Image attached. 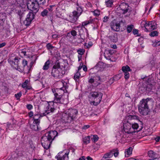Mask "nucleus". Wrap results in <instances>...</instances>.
<instances>
[{
    "label": "nucleus",
    "instance_id": "nucleus-1",
    "mask_svg": "<svg viewBox=\"0 0 160 160\" xmlns=\"http://www.w3.org/2000/svg\"><path fill=\"white\" fill-rule=\"evenodd\" d=\"M58 133L56 131H52L46 133L42 137L41 143L42 147L46 149H48L52 141L58 136Z\"/></svg>",
    "mask_w": 160,
    "mask_h": 160
},
{
    "label": "nucleus",
    "instance_id": "nucleus-2",
    "mask_svg": "<svg viewBox=\"0 0 160 160\" xmlns=\"http://www.w3.org/2000/svg\"><path fill=\"white\" fill-rule=\"evenodd\" d=\"M123 127L125 132H123L122 137L125 138L128 137L129 134L135 132H136L135 130L138 128L139 126L137 123H131V122H123Z\"/></svg>",
    "mask_w": 160,
    "mask_h": 160
},
{
    "label": "nucleus",
    "instance_id": "nucleus-3",
    "mask_svg": "<svg viewBox=\"0 0 160 160\" xmlns=\"http://www.w3.org/2000/svg\"><path fill=\"white\" fill-rule=\"evenodd\" d=\"M65 73V71L61 68L60 62L57 60L52 67L51 75L55 78L60 79L62 78Z\"/></svg>",
    "mask_w": 160,
    "mask_h": 160
},
{
    "label": "nucleus",
    "instance_id": "nucleus-4",
    "mask_svg": "<svg viewBox=\"0 0 160 160\" xmlns=\"http://www.w3.org/2000/svg\"><path fill=\"white\" fill-rule=\"evenodd\" d=\"M78 113L77 109L69 108L62 114V119L65 123H70L75 119Z\"/></svg>",
    "mask_w": 160,
    "mask_h": 160
},
{
    "label": "nucleus",
    "instance_id": "nucleus-5",
    "mask_svg": "<svg viewBox=\"0 0 160 160\" xmlns=\"http://www.w3.org/2000/svg\"><path fill=\"white\" fill-rule=\"evenodd\" d=\"M150 99H143L140 101L138 106L139 112L143 115H147L148 114V102Z\"/></svg>",
    "mask_w": 160,
    "mask_h": 160
},
{
    "label": "nucleus",
    "instance_id": "nucleus-6",
    "mask_svg": "<svg viewBox=\"0 0 160 160\" xmlns=\"http://www.w3.org/2000/svg\"><path fill=\"white\" fill-rule=\"evenodd\" d=\"M102 95V93L99 92L92 91L90 92V98L93 100L92 102L94 105L97 106L100 102Z\"/></svg>",
    "mask_w": 160,
    "mask_h": 160
},
{
    "label": "nucleus",
    "instance_id": "nucleus-7",
    "mask_svg": "<svg viewBox=\"0 0 160 160\" xmlns=\"http://www.w3.org/2000/svg\"><path fill=\"white\" fill-rule=\"evenodd\" d=\"M27 5L28 8L35 13L39 10V4L37 0H28Z\"/></svg>",
    "mask_w": 160,
    "mask_h": 160
},
{
    "label": "nucleus",
    "instance_id": "nucleus-8",
    "mask_svg": "<svg viewBox=\"0 0 160 160\" xmlns=\"http://www.w3.org/2000/svg\"><path fill=\"white\" fill-rule=\"evenodd\" d=\"M54 95L55 103L63 104L68 102V94L67 93H64L62 95H59L57 93H56L54 94Z\"/></svg>",
    "mask_w": 160,
    "mask_h": 160
},
{
    "label": "nucleus",
    "instance_id": "nucleus-9",
    "mask_svg": "<svg viewBox=\"0 0 160 160\" xmlns=\"http://www.w3.org/2000/svg\"><path fill=\"white\" fill-rule=\"evenodd\" d=\"M36 13L32 12L30 11L27 15L25 20L23 22V24L26 26H29L32 20L34 19Z\"/></svg>",
    "mask_w": 160,
    "mask_h": 160
},
{
    "label": "nucleus",
    "instance_id": "nucleus-10",
    "mask_svg": "<svg viewBox=\"0 0 160 160\" xmlns=\"http://www.w3.org/2000/svg\"><path fill=\"white\" fill-rule=\"evenodd\" d=\"M156 23L152 22H145L144 27L145 28V31L147 32H150L152 30L155 29L157 28L155 25Z\"/></svg>",
    "mask_w": 160,
    "mask_h": 160
},
{
    "label": "nucleus",
    "instance_id": "nucleus-11",
    "mask_svg": "<svg viewBox=\"0 0 160 160\" xmlns=\"http://www.w3.org/2000/svg\"><path fill=\"white\" fill-rule=\"evenodd\" d=\"M69 153V152H67L64 153L63 152H59L55 157L57 158V160H68Z\"/></svg>",
    "mask_w": 160,
    "mask_h": 160
},
{
    "label": "nucleus",
    "instance_id": "nucleus-12",
    "mask_svg": "<svg viewBox=\"0 0 160 160\" xmlns=\"http://www.w3.org/2000/svg\"><path fill=\"white\" fill-rule=\"evenodd\" d=\"M79 16L80 14H77V11H74L72 12V15L71 16L70 15L69 17L70 22L72 23L75 22Z\"/></svg>",
    "mask_w": 160,
    "mask_h": 160
},
{
    "label": "nucleus",
    "instance_id": "nucleus-13",
    "mask_svg": "<svg viewBox=\"0 0 160 160\" xmlns=\"http://www.w3.org/2000/svg\"><path fill=\"white\" fill-rule=\"evenodd\" d=\"M128 5L125 3H122L120 4L119 5V10H121V12L123 14H125L128 11Z\"/></svg>",
    "mask_w": 160,
    "mask_h": 160
},
{
    "label": "nucleus",
    "instance_id": "nucleus-14",
    "mask_svg": "<svg viewBox=\"0 0 160 160\" xmlns=\"http://www.w3.org/2000/svg\"><path fill=\"white\" fill-rule=\"evenodd\" d=\"M55 110L54 107H52L50 106V104L48 103V105L47 106L46 110L44 111V112L42 114L43 116H46L49 114L50 112H52Z\"/></svg>",
    "mask_w": 160,
    "mask_h": 160
},
{
    "label": "nucleus",
    "instance_id": "nucleus-15",
    "mask_svg": "<svg viewBox=\"0 0 160 160\" xmlns=\"http://www.w3.org/2000/svg\"><path fill=\"white\" fill-rule=\"evenodd\" d=\"M138 118H139L138 116L130 115L126 116L125 117V119L124 122H130V120L132 119H138Z\"/></svg>",
    "mask_w": 160,
    "mask_h": 160
},
{
    "label": "nucleus",
    "instance_id": "nucleus-16",
    "mask_svg": "<svg viewBox=\"0 0 160 160\" xmlns=\"http://www.w3.org/2000/svg\"><path fill=\"white\" fill-rule=\"evenodd\" d=\"M40 123L33 121L32 123L30 125L31 128L33 130L37 131L38 130V126Z\"/></svg>",
    "mask_w": 160,
    "mask_h": 160
},
{
    "label": "nucleus",
    "instance_id": "nucleus-17",
    "mask_svg": "<svg viewBox=\"0 0 160 160\" xmlns=\"http://www.w3.org/2000/svg\"><path fill=\"white\" fill-rule=\"evenodd\" d=\"M76 28H79L78 30L79 34L80 35H84L85 34V33H87L86 32L87 31V29L86 28H85L84 27H82L80 25L78 26Z\"/></svg>",
    "mask_w": 160,
    "mask_h": 160
},
{
    "label": "nucleus",
    "instance_id": "nucleus-18",
    "mask_svg": "<svg viewBox=\"0 0 160 160\" xmlns=\"http://www.w3.org/2000/svg\"><path fill=\"white\" fill-rule=\"evenodd\" d=\"M113 156V154L112 151L110 152L106 153L103 156L101 160H112L111 159H107L108 158H110Z\"/></svg>",
    "mask_w": 160,
    "mask_h": 160
},
{
    "label": "nucleus",
    "instance_id": "nucleus-19",
    "mask_svg": "<svg viewBox=\"0 0 160 160\" xmlns=\"http://www.w3.org/2000/svg\"><path fill=\"white\" fill-rule=\"evenodd\" d=\"M29 82V81L28 80H26L22 84V87L24 88H26L28 90L32 88V87L28 85Z\"/></svg>",
    "mask_w": 160,
    "mask_h": 160
},
{
    "label": "nucleus",
    "instance_id": "nucleus-20",
    "mask_svg": "<svg viewBox=\"0 0 160 160\" xmlns=\"http://www.w3.org/2000/svg\"><path fill=\"white\" fill-rule=\"evenodd\" d=\"M120 24L118 23H116L115 25H111L112 29L117 32L120 31Z\"/></svg>",
    "mask_w": 160,
    "mask_h": 160
},
{
    "label": "nucleus",
    "instance_id": "nucleus-21",
    "mask_svg": "<svg viewBox=\"0 0 160 160\" xmlns=\"http://www.w3.org/2000/svg\"><path fill=\"white\" fill-rule=\"evenodd\" d=\"M43 115H42V114H37L34 115L33 117V121H36L38 122H40V118L42 117Z\"/></svg>",
    "mask_w": 160,
    "mask_h": 160
},
{
    "label": "nucleus",
    "instance_id": "nucleus-22",
    "mask_svg": "<svg viewBox=\"0 0 160 160\" xmlns=\"http://www.w3.org/2000/svg\"><path fill=\"white\" fill-rule=\"evenodd\" d=\"M51 63V62L49 60H47L43 66L42 69L44 70H48L49 68V66Z\"/></svg>",
    "mask_w": 160,
    "mask_h": 160
},
{
    "label": "nucleus",
    "instance_id": "nucleus-23",
    "mask_svg": "<svg viewBox=\"0 0 160 160\" xmlns=\"http://www.w3.org/2000/svg\"><path fill=\"white\" fill-rule=\"evenodd\" d=\"M110 40L113 42H116L118 41L117 37L116 34H113L109 37Z\"/></svg>",
    "mask_w": 160,
    "mask_h": 160
},
{
    "label": "nucleus",
    "instance_id": "nucleus-24",
    "mask_svg": "<svg viewBox=\"0 0 160 160\" xmlns=\"http://www.w3.org/2000/svg\"><path fill=\"white\" fill-rule=\"evenodd\" d=\"M132 147L129 148L127 150V151L125 152V156L128 157L129 156L130 154L132 153Z\"/></svg>",
    "mask_w": 160,
    "mask_h": 160
},
{
    "label": "nucleus",
    "instance_id": "nucleus-25",
    "mask_svg": "<svg viewBox=\"0 0 160 160\" xmlns=\"http://www.w3.org/2000/svg\"><path fill=\"white\" fill-rule=\"evenodd\" d=\"M113 1L112 0H106L105 5L108 7H111L113 5Z\"/></svg>",
    "mask_w": 160,
    "mask_h": 160
},
{
    "label": "nucleus",
    "instance_id": "nucleus-26",
    "mask_svg": "<svg viewBox=\"0 0 160 160\" xmlns=\"http://www.w3.org/2000/svg\"><path fill=\"white\" fill-rule=\"evenodd\" d=\"M77 14H80V16L82 14V12L83 11L82 8L81 6H80L79 5L78 3L77 4Z\"/></svg>",
    "mask_w": 160,
    "mask_h": 160
},
{
    "label": "nucleus",
    "instance_id": "nucleus-27",
    "mask_svg": "<svg viewBox=\"0 0 160 160\" xmlns=\"http://www.w3.org/2000/svg\"><path fill=\"white\" fill-rule=\"evenodd\" d=\"M122 69L124 73L131 71L130 67L128 65L122 67Z\"/></svg>",
    "mask_w": 160,
    "mask_h": 160
},
{
    "label": "nucleus",
    "instance_id": "nucleus-28",
    "mask_svg": "<svg viewBox=\"0 0 160 160\" xmlns=\"http://www.w3.org/2000/svg\"><path fill=\"white\" fill-rule=\"evenodd\" d=\"M97 78L99 80H100V78L99 76H96L95 77H94L93 78H91L88 80V82L91 83H93L95 80H96Z\"/></svg>",
    "mask_w": 160,
    "mask_h": 160
},
{
    "label": "nucleus",
    "instance_id": "nucleus-29",
    "mask_svg": "<svg viewBox=\"0 0 160 160\" xmlns=\"http://www.w3.org/2000/svg\"><path fill=\"white\" fill-rule=\"evenodd\" d=\"M90 137L89 136L85 137L83 138V142L84 143L87 144L90 142Z\"/></svg>",
    "mask_w": 160,
    "mask_h": 160
},
{
    "label": "nucleus",
    "instance_id": "nucleus-30",
    "mask_svg": "<svg viewBox=\"0 0 160 160\" xmlns=\"http://www.w3.org/2000/svg\"><path fill=\"white\" fill-rule=\"evenodd\" d=\"M148 155L149 157L153 158L155 157V153L153 151L150 150L148 151Z\"/></svg>",
    "mask_w": 160,
    "mask_h": 160
},
{
    "label": "nucleus",
    "instance_id": "nucleus-31",
    "mask_svg": "<svg viewBox=\"0 0 160 160\" xmlns=\"http://www.w3.org/2000/svg\"><path fill=\"white\" fill-rule=\"evenodd\" d=\"M6 18L5 14L4 13H0V20L1 21V23L3 22Z\"/></svg>",
    "mask_w": 160,
    "mask_h": 160
},
{
    "label": "nucleus",
    "instance_id": "nucleus-32",
    "mask_svg": "<svg viewBox=\"0 0 160 160\" xmlns=\"http://www.w3.org/2000/svg\"><path fill=\"white\" fill-rule=\"evenodd\" d=\"M81 75L79 72H77L74 75V78L75 80L77 82L79 81V78Z\"/></svg>",
    "mask_w": 160,
    "mask_h": 160
},
{
    "label": "nucleus",
    "instance_id": "nucleus-33",
    "mask_svg": "<svg viewBox=\"0 0 160 160\" xmlns=\"http://www.w3.org/2000/svg\"><path fill=\"white\" fill-rule=\"evenodd\" d=\"M20 59L21 58L18 57H16L14 59V64L16 65L17 67H18L19 64V62Z\"/></svg>",
    "mask_w": 160,
    "mask_h": 160
},
{
    "label": "nucleus",
    "instance_id": "nucleus-34",
    "mask_svg": "<svg viewBox=\"0 0 160 160\" xmlns=\"http://www.w3.org/2000/svg\"><path fill=\"white\" fill-rule=\"evenodd\" d=\"M93 21V20L91 19L88 21H85V22H83L82 23V25L81 26L82 27H84L85 26H86L90 23H92Z\"/></svg>",
    "mask_w": 160,
    "mask_h": 160
},
{
    "label": "nucleus",
    "instance_id": "nucleus-35",
    "mask_svg": "<svg viewBox=\"0 0 160 160\" xmlns=\"http://www.w3.org/2000/svg\"><path fill=\"white\" fill-rule=\"evenodd\" d=\"M134 28V26L133 25H128L127 27V30L128 33H130L132 31Z\"/></svg>",
    "mask_w": 160,
    "mask_h": 160
},
{
    "label": "nucleus",
    "instance_id": "nucleus-36",
    "mask_svg": "<svg viewBox=\"0 0 160 160\" xmlns=\"http://www.w3.org/2000/svg\"><path fill=\"white\" fill-rule=\"evenodd\" d=\"M48 13V9H45L41 12V15L43 17L47 16Z\"/></svg>",
    "mask_w": 160,
    "mask_h": 160
},
{
    "label": "nucleus",
    "instance_id": "nucleus-37",
    "mask_svg": "<svg viewBox=\"0 0 160 160\" xmlns=\"http://www.w3.org/2000/svg\"><path fill=\"white\" fill-rule=\"evenodd\" d=\"M158 32L156 31H153L149 33V35L151 37L157 36Z\"/></svg>",
    "mask_w": 160,
    "mask_h": 160
},
{
    "label": "nucleus",
    "instance_id": "nucleus-38",
    "mask_svg": "<svg viewBox=\"0 0 160 160\" xmlns=\"http://www.w3.org/2000/svg\"><path fill=\"white\" fill-rule=\"evenodd\" d=\"M93 45L92 42H89L88 43H86L85 44V46L87 48H89L91 47Z\"/></svg>",
    "mask_w": 160,
    "mask_h": 160
},
{
    "label": "nucleus",
    "instance_id": "nucleus-39",
    "mask_svg": "<svg viewBox=\"0 0 160 160\" xmlns=\"http://www.w3.org/2000/svg\"><path fill=\"white\" fill-rule=\"evenodd\" d=\"M46 47L47 49L49 50H52L54 48V47L52 46L50 43H48L46 45Z\"/></svg>",
    "mask_w": 160,
    "mask_h": 160
},
{
    "label": "nucleus",
    "instance_id": "nucleus-40",
    "mask_svg": "<svg viewBox=\"0 0 160 160\" xmlns=\"http://www.w3.org/2000/svg\"><path fill=\"white\" fill-rule=\"evenodd\" d=\"M98 137L97 135H93V138H92V140L94 142H96L98 141Z\"/></svg>",
    "mask_w": 160,
    "mask_h": 160
},
{
    "label": "nucleus",
    "instance_id": "nucleus-41",
    "mask_svg": "<svg viewBox=\"0 0 160 160\" xmlns=\"http://www.w3.org/2000/svg\"><path fill=\"white\" fill-rule=\"evenodd\" d=\"M22 94L21 92H19L17 94H16L15 95V96L17 98V100H19L20 99V98L22 96Z\"/></svg>",
    "mask_w": 160,
    "mask_h": 160
},
{
    "label": "nucleus",
    "instance_id": "nucleus-42",
    "mask_svg": "<svg viewBox=\"0 0 160 160\" xmlns=\"http://www.w3.org/2000/svg\"><path fill=\"white\" fill-rule=\"evenodd\" d=\"M18 15H19L20 19H21L25 15V13L24 12L20 11L18 12Z\"/></svg>",
    "mask_w": 160,
    "mask_h": 160
},
{
    "label": "nucleus",
    "instance_id": "nucleus-43",
    "mask_svg": "<svg viewBox=\"0 0 160 160\" xmlns=\"http://www.w3.org/2000/svg\"><path fill=\"white\" fill-rule=\"evenodd\" d=\"M153 45L154 47H157L158 46H160V41H158V40L155 41V42H154L153 44Z\"/></svg>",
    "mask_w": 160,
    "mask_h": 160
},
{
    "label": "nucleus",
    "instance_id": "nucleus-44",
    "mask_svg": "<svg viewBox=\"0 0 160 160\" xmlns=\"http://www.w3.org/2000/svg\"><path fill=\"white\" fill-rule=\"evenodd\" d=\"M132 33L134 35H137V36H139L140 35L138 34V30L137 29H134L132 31Z\"/></svg>",
    "mask_w": 160,
    "mask_h": 160
},
{
    "label": "nucleus",
    "instance_id": "nucleus-45",
    "mask_svg": "<svg viewBox=\"0 0 160 160\" xmlns=\"http://www.w3.org/2000/svg\"><path fill=\"white\" fill-rule=\"evenodd\" d=\"M93 12V14L96 16H98L100 14L99 11L98 10H95Z\"/></svg>",
    "mask_w": 160,
    "mask_h": 160
},
{
    "label": "nucleus",
    "instance_id": "nucleus-46",
    "mask_svg": "<svg viewBox=\"0 0 160 160\" xmlns=\"http://www.w3.org/2000/svg\"><path fill=\"white\" fill-rule=\"evenodd\" d=\"M124 77L126 79H128L130 75L128 72L124 73Z\"/></svg>",
    "mask_w": 160,
    "mask_h": 160
},
{
    "label": "nucleus",
    "instance_id": "nucleus-47",
    "mask_svg": "<svg viewBox=\"0 0 160 160\" xmlns=\"http://www.w3.org/2000/svg\"><path fill=\"white\" fill-rule=\"evenodd\" d=\"M112 152L113 154V155H114V157H117L119 153V152H118V151H117L116 152H115V150H112Z\"/></svg>",
    "mask_w": 160,
    "mask_h": 160
},
{
    "label": "nucleus",
    "instance_id": "nucleus-48",
    "mask_svg": "<svg viewBox=\"0 0 160 160\" xmlns=\"http://www.w3.org/2000/svg\"><path fill=\"white\" fill-rule=\"evenodd\" d=\"M26 108L28 110H30L33 108V106L31 104H28L26 105Z\"/></svg>",
    "mask_w": 160,
    "mask_h": 160
},
{
    "label": "nucleus",
    "instance_id": "nucleus-49",
    "mask_svg": "<svg viewBox=\"0 0 160 160\" xmlns=\"http://www.w3.org/2000/svg\"><path fill=\"white\" fill-rule=\"evenodd\" d=\"M22 64L23 66L25 67L27 65L28 62L27 60L25 59H23L22 62Z\"/></svg>",
    "mask_w": 160,
    "mask_h": 160
},
{
    "label": "nucleus",
    "instance_id": "nucleus-50",
    "mask_svg": "<svg viewBox=\"0 0 160 160\" xmlns=\"http://www.w3.org/2000/svg\"><path fill=\"white\" fill-rule=\"evenodd\" d=\"M89 127H90L89 125H85L83 126L82 127V130H86L87 129L89 128Z\"/></svg>",
    "mask_w": 160,
    "mask_h": 160
},
{
    "label": "nucleus",
    "instance_id": "nucleus-51",
    "mask_svg": "<svg viewBox=\"0 0 160 160\" xmlns=\"http://www.w3.org/2000/svg\"><path fill=\"white\" fill-rule=\"evenodd\" d=\"M78 52L79 54L82 55L83 54L84 51L83 49H79L78 51Z\"/></svg>",
    "mask_w": 160,
    "mask_h": 160
},
{
    "label": "nucleus",
    "instance_id": "nucleus-52",
    "mask_svg": "<svg viewBox=\"0 0 160 160\" xmlns=\"http://www.w3.org/2000/svg\"><path fill=\"white\" fill-rule=\"evenodd\" d=\"M40 2V4L42 5H44L46 3L45 0H39Z\"/></svg>",
    "mask_w": 160,
    "mask_h": 160
},
{
    "label": "nucleus",
    "instance_id": "nucleus-53",
    "mask_svg": "<svg viewBox=\"0 0 160 160\" xmlns=\"http://www.w3.org/2000/svg\"><path fill=\"white\" fill-rule=\"evenodd\" d=\"M71 34L73 36H75L77 35V32L75 30H72L71 32Z\"/></svg>",
    "mask_w": 160,
    "mask_h": 160
},
{
    "label": "nucleus",
    "instance_id": "nucleus-54",
    "mask_svg": "<svg viewBox=\"0 0 160 160\" xmlns=\"http://www.w3.org/2000/svg\"><path fill=\"white\" fill-rule=\"evenodd\" d=\"M108 17L105 16L103 19V22H106L108 21Z\"/></svg>",
    "mask_w": 160,
    "mask_h": 160
},
{
    "label": "nucleus",
    "instance_id": "nucleus-55",
    "mask_svg": "<svg viewBox=\"0 0 160 160\" xmlns=\"http://www.w3.org/2000/svg\"><path fill=\"white\" fill-rule=\"evenodd\" d=\"M33 115V112L32 111H30L29 113H28V115L31 118Z\"/></svg>",
    "mask_w": 160,
    "mask_h": 160
},
{
    "label": "nucleus",
    "instance_id": "nucleus-56",
    "mask_svg": "<svg viewBox=\"0 0 160 160\" xmlns=\"http://www.w3.org/2000/svg\"><path fill=\"white\" fill-rule=\"evenodd\" d=\"M5 45H6V43L5 42H3L2 43H0V48L3 47Z\"/></svg>",
    "mask_w": 160,
    "mask_h": 160
},
{
    "label": "nucleus",
    "instance_id": "nucleus-57",
    "mask_svg": "<svg viewBox=\"0 0 160 160\" xmlns=\"http://www.w3.org/2000/svg\"><path fill=\"white\" fill-rule=\"evenodd\" d=\"M79 160H85V157L82 156L79 159Z\"/></svg>",
    "mask_w": 160,
    "mask_h": 160
},
{
    "label": "nucleus",
    "instance_id": "nucleus-58",
    "mask_svg": "<svg viewBox=\"0 0 160 160\" xmlns=\"http://www.w3.org/2000/svg\"><path fill=\"white\" fill-rule=\"evenodd\" d=\"M83 70L84 71L86 72L87 71V67L85 65L83 66Z\"/></svg>",
    "mask_w": 160,
    "mask_h": 160
},
{
    "label": "nucleus",
    "instance_id": "nucleus-59",
    "mask_svg": "<svg viewBox=\"0 0 160 160\" xmlns=\"http://www.w3.org/2000/svg\"><path fill=\"white\" fill-rule=\"evenodd\" d=\"M160 140V137H157L155 138V140L157 142H158Z\"/></svg>",
    "mask_w": 160,
    "mask_h": 160
},
{
    "label": "nucleus",
    "instance_id": "nucleus-60",
    "mask_svg": "<svg viewBox=\"0 0 160 160\" xmlns=\"http://www.w3.org/2000/svg\"><path fill=\"white\" fill-rule=\"evenodd\" d=\"M58 37V35L56 34H53L52 36V37L53 38H55Z\"/></svg>",
    "mask_w": 160,
    "mask_h": 160
},
{
    "label": "nucleus",
    "instance_id": "nucleus-61",
    "mask_svg": "<svg viewBox=\"0 0 160 160\" xmlns=\"http://www.w3.org/2000/svg\"><path fill=\"white\" fill-rule=\"evenodd\" d=\"M21 53L24 56L26 55V52L25 51H22L21 52Z\"/></svg>",
    "mask_w": 160,
    "mask_h": 160
},
{
    "label": "nucleus",
    "instance_id": "nucleus-62",
    "mask_svg": "<svg viewBox=\"0 0 160 160\" xmlns=\"http://www.w3.org/2000/svg\"><path fill=\"white\" fill-rule=\"evenodd\" d=\"M111 47H112L113 49H116L117 48V47L116 45H111Z\"/></svg>",
    "mask_w": 160,
    "mask_h": 160
},
{
    "label": "nucleus",
    "instance_id": "nucleus-63",
    "mask_svg": "<svg viewBox=\"0 0 160 160\" xmlns=\"http://www.w3.org/2000/svg\"><path fill=\"white\" fill-rule=\"evenodd\" d=\"M125 22V20H121V21H120L119 22V23L120 24H120H122V23H124Z\"/></svg>",
    "mask_w": 160,
    "mask_h": 160
},
{
    "label": "nucleus",
    "instance_id": "nucleus-64",
    "mask_svg": "<svg viewBox=\"0 0 160 160\" xmlns=\"http://www.w3.org/2000/svg\"><path fill=\"white\" fill-rule=\"evenodd\" d=\"M86 158L87 160H93L92 158L89 156H88Z\"/></svg>",
    "mask_w": 160,
    "mask_h": 160
}]
</instances>
